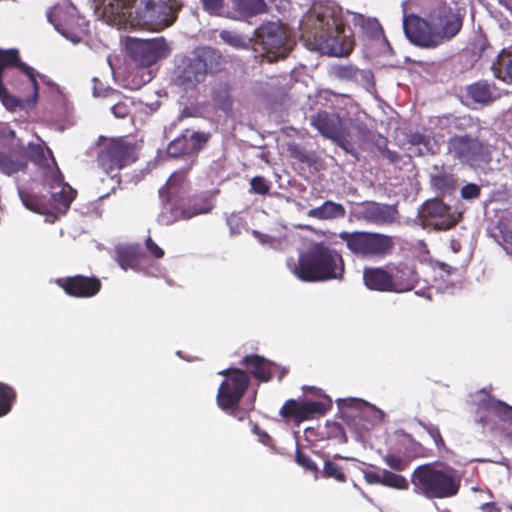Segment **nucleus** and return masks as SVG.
Returning a JSON list of instances; mask_svg holds the SVG:
<instances>
[{
  "label": "nucleus",
  "mask_w": 512,
  "mask_h": 512,
  "mask_svg": "<svg viewBox=\"0 0 512 512\" xmlns=\"http://www.w3.org/2000/svg\"><path fill=\"white\" fill-rule=\"evenodd\" d=\"M17 398L13 387L0 382V417L6 416L12 409Z\"/></svg>",
  "instance_id": "38"
},
{
  "label": "nucleus",
  "mask_w": 512,
  "mask_h": 512,
  "mask_svg": "<svg viewBox=\"0 0 512 512\" xmlns=\"http://www.w3.org/2000/svg\"><path fill=\"white\" fill-rule=\"evenodd\" d=\"M331 405L332 401L328 396H325V400L321 401L289 399L283 404L279 414L287 421L300 424L316 416L324 415L331 408Z\"/></svg>",
  "instance_id": "17"
},
{
  "label": "nucleus",
  "mask_w": 512,
  "mask_h": 512,
  "mask_svg": "<svg viewBox=\"0 0 512 512\" xmlns=\"http://www.w3.org/2000/svg\"><path fill=\"white\" fill-rule=\"evenodd\" d=\"M425 430L430 435V437L434 440V443L437 448H442L445 446L444 439L440 433V430L437 426L433 424L424 425Z\"/></svg>",
  "instance_id": "54"
},
{
  "label": "nucleus",
  "mask_w": 512,
  "mask_h": 512,
  "mask_svg": "<svg viewBox=\"0 0 512 512\" xmlns=\"http://www.w3.org/2000/svg\"><path fill=\"white\" fill-rule=\"evenodd\" d=\"M43 183L51 189L62 187L63 176L56 165L55 159L52 158V165L43 169Z\"/></svg>",
  "instance_id": "39"
},
{
  "label": "nucleus",
  "mask_w": 512,
  "mask_h": 512,
  "mask_svg": "<svg viewBox=\"0 0 512 512\" xmlns=\"http://www.w3.org/2000/svg\"><path fill=\"white\" fill-rule=\"evenodd\" d=\"M221 38L227 42L228 44L234 46V47H241L243 45V41L240 36L232 34L228 31H223L221 33Z\"/></svg>",
  "instance_id": "58"
},
{
  "label": "nucleus",
  "mask_w": 512,
  "mask_h": 512,
  "mask_svg": "<svg viewBox=\"0 0 512 512\" xmlns=\"http://www.w3.org/2000/svg\"><path fill=\"white\" fill-rule=\"evenodd\" d=\"M137 160L136 146L123 138L111 139L98 153V165L107 173L120 170Z\"/></svg>",
  "instance_id": "13"
},
{
  "label": "nucleus",
  "mask_w": 512,
  "mask_h": 512,
  "mask_svg": "<svg viewBox=\"0 0 512 512\" xmlns=\"http://www.w3.org/2000/svg\"><path fill=\"white\" fill-rule=\"evenodd\" d=\"M381 153L383 157L387 158L391 163H397L401 158L397 152L391 151L388 148L382 149Z\"/></svg>",
  "instance_id": "61"
},
{
  "label": "nucleus",
  "mask_w": 512,
  "mask_h": 512,
  "mask_svg": "<svg viewBox=\"0 0 512 512\" xmlns=\"http://www.w3.org/2000/svg\"><path fill=\"white\" fill-rule=\"evenodd\" d=\"M116 260L124 269H138L145 262L146 256L139 244L118 247Z\"/></svg>",
  "instance_id": "25"
},
{
  "label": "nucleus",
  "mask_w": 512,
  "mask_h": 512,
  "mask_svg": "<svg viewBox=\"0 0 512 512\" xmlns=\"http://www.w3.org/2000/svg\"><path fill=\"white\" fill-rule=\"evenodd\" d=\"M235 8L244 15L254 16L266 12L264 0H233Z\"/></svg>",
  "instance_id": "37"
},
{
  "label": "nucleus",
  "mask_w": 512,
  "mask_h": 512,
  "mask_svg": "<svg viewBox=\"0 0 512 512\" xmlns=\"http://www.w3.org/2000/svg\"><path fill=\"white\" fill-rule=\"evenodd\" d=\"M448 153L470 167H481L491 161L488 145L468 135L450 137L447 142Z\"/></svg>",
  "instance_id": "11"
},
{
  "label": "nucleus",
  "mask_w": 512,
  "mask_h": 512,
  "mask_svg": "<svg viewBox=\"0 0 512 512\" xmlns=\"http://www.w3.org/2000/svg\"><path fill=\"white\" fill-rule=\"evenodd\" d=\"M409 143L415 146H423L426 153L435 154L439 150V146L433 137L423 133H412L409 136Z\"/></svg>",
  "instance_id": "40"
},
{
  "label": "nucleus",
  "mask_w": 512,
  "mask_h": 512,
  "mask_svg": "<svg viewBox=\"0 0 512 512\" xmlns=\"http://www.w3.org/2000/svg\"><path fill=\"white\" fill-rule=\"evenodd\" d=\"M391 292L403 293L412 290L418 282L415 269L404 262L387 264Z\"/></svg>",
  "instance_id": "20"
},
{
  "label": "nucleus",
  "mask_w": 512,
  "mask_h": 512,
  "mask_svg": "<svg viewBox=\"0 0 512 512\" xmlns=\"http://www.w3.org/2000/svg\"><path fill=\"white\" fill-rule=\"evenodd\" d=\"M493 234L495 240L508 253L512 254V219L500 220Z\"/></svg>",
  "instance_id": "34"
},
{
  "label": "nucleus",
  "mask_w": 512,
  "mask_h": 512,
  "mask_svg": "<svg viewBox=\"0 0 512 512\" xmlns=\"http://www.w3.org/2000/svg\"><path fill=\"white\" fill-rule=\"evenodd\" d=\"M310 122L315 129L329 139L337 137V133L343 128L341 118L327 111H319L311 117Z\"/></svg>",
  "instance_id": "24"
},
{
  "label": "nucleus",
  "mask_w": 512,
  "mask_h": 512,
  "mask_svg": "<svg viewBox=\"0 0 512 512\" xmlns=\"http://www.w3.org/2000/svg\"><path fill=\"white\" fill-rule=\"evenodd\" d=\"M461 481L459 471L441 461L419 465L411 475L414 491L427 499L455 497L460 491Z\"/></svg>",
  "instance_id": "5"
},
{
  "label": "nucleus",
  "mask_w": 512,
  "mask_h": 512,
  "mask_svg": "<svg viewBox=\"0 0 512 512\" xmlns=\"http://www.w3.org/2000/svg\"><path fill=\"white\" fill-rule=\"evenodd\" d=\"M339 239L356 257L362 259H383L391 255L395 249L393 236L370 231H342Z\"/></svg>",
  "instance_id": "7"
},
{
  "label": "nucleus",
  "mask_w": 512,
  "mask_h": 512,
  "mask_svg": "<svg viewBox=\"0 0 512 512\" xmlns=\"http://www.w3.org/2000/svg\"><path fill=\"white\" fill-rule=\"evenodd\" d=\"M240 365L246 368V372L260 382H268L273 377L276 364L257 354H249L243 357Z\"/></svg>",
  "instance_id": "21"
},
{
  "label": "nucleus",
  "mask_w": 512,
  "mask_h": 512,
  "mask_svg": "<svg viewBox=\"0 0 512 512\" xmlns=\"http://www.w3.org/2000/svg\"><path fill=\"white\" fill-rule=\"evenodd\" d=\"M294 44L287 29L274 22L264 23L255 30V50L260 48L269 61L285 58Z\"/></svg>",
  "instance_id": "9"
},
{
  "label": "nucleus",
  "mask_w": 512,
  "mask_h": 512,
  "mask_svg": "<svg viewBox=\"0 0 512 512\" xmlns=\"http://www.w3.org/2000/svg\"><path fill=\"white\" fill-rule=\"evenodd\" d=\"M480 187L476 184L469 183L462 187L461 197L464 199H474L480 195Z\"/></svg>",
  "instance_id": "56"
},
{
  "label": "nucleus",
  "mask_w": 512,
  "mask_h": 512,
  "mask_svg": "<svg viewBox=\"0 0 512 512\" xmlns=\"http://www.w3.org/2000/svg\"><path fill=\"white\" fill-rule=\"evenodd\" d=\"M60 188V191L51 194V207L56 213L66 214L77 195V191L67 183Z\"/></svg>",
  "instance_id": "29"
},
{
  "label": "nucleus",
  "mask_w": 512,
  "mask_h": 512,
  "mask_svg": "<svg viewBox=\"0 0 512 512\" xmlns=\"http://www.w3.org/2000/svg\"><path fill=\"white\" fill-rule=\"evenodd\" d=\"M94 87H93V95L96 97H112L114 99L119 98L120 92L111 88L105 89L103 91H99L97 88V84H100V81L96 78L93 79Z\"/></svg>",
  "instance_id": "57"
},
{
  "label": "nucleus",
  "mask_w": 512,
  "mask_h": 512,
  "mask_svg": "<svg viewBox=\"0 0 512 512\" xmlns=\"http://www.w3.org/2000/svg\"><path fill=\"white\" fill-rule=\"evenodd\" d=\"M218 374L224 378L217 391V405L222 411L235 416L250 385V376L244 370L232 367L222 370Z\"/></svg>",
  "instance_id": "8"
},
{
  "label": "nucleus",
  "mask_w": 512,
  "mask_h": 512,
  "mask_svg": "<svg viewBox=\"0 0 512 512\" xmlns=\"http://www.w3.org/2000/svg\"><path fill=\"white\" fill-rule=\"evenodd\" d=\"M337 403L342 419L358 434L369 431L378 419V411L362 399H339Z\"/></svg>",
  "instance_id": "14"
},
{
  "label": "nucleus",
  "mask_w": 512,
  "mask_h": 512,
  "mask_svg": "<svg viewBox=\"0 0 512 512\" xmlns=\"http://www.w3.org/2000/svg\"><path fill=\"white\" fill-rule=\"evenodd\" d=\"M424 211L435 219L434 226L439 230H449L457 224V219L450 214V207L442 201L428 202Z\"/></svg>",
  "instance_id": "23"
},
{
  "label": "nucleus",
  "mask_w": 512,
  "mask_h": 512,
  "mask_svg": "<svg viewBox=\"0 0 512 512\" xmlns=\"http://www.w3.org/2000/svg\"><path fill=\"white\" fill-rule=\"evenodd\" d=\"M348 136H349L348 133H346L344 131V129L342 128L337 133V137L332 138L331 140H333L338 146H340L347 153H349L351 155H355V153H356L355 147H354L353 143L351 142V140L348 139Z\"/></svg>",
  "instance_id": "48"
},
{
  "label": "nucleus",
  "mask_w": 512,
  "mask_h": 512,
  "mask_svg": "<svg viewBox=\"0 0 512 512\" xmlns=\"http://www.w3.org/2000/svg\"><path fill=\"white\" fill-rule=\"evenodd\" d=\"M29 159L42 169L52 165V152L50 149L45 150L39 144L29 146Z\"/></svg>",
  "instance_id": "36"
},
{
  "label": "nucleus",
  "mask_w": 512,
  "mask_h": 512,
  "mask_svg": "<svg viewBox=\"0 0 512 512\" xmlns=\"http://www.w3.org/2000/svg\"><path fill=\"white\" fill-rule=\"evenodd\" d=\"M250 185L252 192L259 195H265L270 190L269 182L262 176L253 177L250 181Z\"/></svg>",
  "instance_id": "49"
},
{
  "label": "nucleus",
  "mask_w": 512,
  "mask_h": 512,
  "mask_svg": "<svg viewBox=\"0 0 512 512\" xmlns=\"http://www.w3.org/2000/svg\"><path fill=\"white\" fill-rule=\"evenodd\" d=\"M291 271L304 282L342 281L345 275V262L340 252L319 242L299 254L298 261Z\"/></svg>",
  "instance_id": "4"
},
{
  "label": "nucleus",
  "mask_w": 512,
  "mask_h": 512,
  "mask_svg": "<svg viewBox=\"0 0 512 512\" xmlns=\"http://www.w3.org/2000/svg\"><path fill=\"white\" fill-rule=\"evenodd\" d=\"M321 474L323 478H332L340 483H345L347 481V476L343 472L342 467L331 460H326L324 462Z\"/></svg>",
  "instance_id": "44"
},
{
  "label": "nucleus",
  "mask_w": 512,
  "mask_h": 512,
  "mask_svg": "<svg viewBox=\"0 0 512 512\" xmlns=\"http://www.w3.org/2000/svg\"><path fill=\"white\" fill-rule=\"evenodd\" d=\"M55 283L62 288L68 296L74 298L94 297L102 288V283L98 277L85 276L82 274L57 278Z\"/></svg>",
  "instance_id": "18"
},
{
  "label": "nucleus",
  "mask_w": 512,
  "mask_h": 512,
  "mask_svg": "<svg viewBox=\"0 0 512 512\" xmlns=\"http://www.w3.org/2000/svg\"><path fill=\"white\" fill-rule=\"evenodd\" d=\"M138 2H141V0H103L105 12L117 17L130 16L131 13L128 10Z\"/></svg>",
  "instance_id": "35"
},
{
  "label": "nucleus",
  "mask_w": 512,
  "mask_h": 512,
  "mask_svg": "<svg viewBox=\"0 0 512 512\" xmlns=\"http://www.w3.org/2000/svg\"><path fill=\"white\" fill-rule=\"evenodd\" d=\"M435 186L443 189H453L455 187V179L452 175H439L433 179Z\"/></svg>",
  "instance_id": "55"
},
{
  "label": "nucleus",
  "mask_w": 512,
  "mask_h": 512,
  "mask_svg": "<svg viewBox=\"0 0 512 512\" xmlns=\"http://www.w3.org/2000/svg\"><path fill=\"white\" fill-rule=\"evenodd\" d=\"M35 69L22 62L17 49H0V102L9 111L34 106L39 97Z\"/></svg>",
  "instance_id": "2"
},
{
  "label": "nucleus",
  "mask_w": 512,
  "mask_h": 512,
  "mask_svg": "<svg viewBox=\"0 0 512 512\" xmlns=\"http://www.w3.org/2000/svg\"><path fill=\"white\" fill-rule=\"evenodd\" d=\"M194 164L189 163L187 166L178 169L173 172L168 178L164 187L159 190L160 198L167 203L171 202L170 189L176 186H180L186 181L187 175Z\"/></svg>",
  "instance_id": "32"
},
{
  "label": "nucleus",
  "mask_w": 512,
  "mask_h": 512,
  "mask_svg": "<svg viewBox=\"0 0 512 512\" xmlns=\"http://www.w3.org/2000/svg\"><path fill=\"white\" fill-rule=\"evenodd\" d=\"M492 69L497 78L512 84V51L502 50L493 62Z\"/></svg>",
  "instance_id": "31"
},
{
  "label": "nucleus",
  "mask_w": 512,
  "mask_h": 512,
  "mask_svg": "<svg viewBox=\"0 0 512 512\" xmlns=\"http://www.w3.org/2000/svg\"><path fill=\"white\" fill-rule=\"evenodd\" d=\"M253 431H254V433H255L256 435H258V436H259V440H260V442H262V443H263V444H265V445H268V444H269V442L271 441V437H270V435H269L266 431L262 430V429H261L258 425H256V424H255V425H254V427H253Z\"/></svg>",
  "instance_id": "60"
},
{
  "label": "nucleus",
  "mask_w": 512,
  "mask_h": 512,
  "mask_svg": "<svg viewBox=\"0 0 512 512\" xmlns=\"http://www.w3.org/2000/svg\"><path fill=\"white\" fill-rule=\"evenodd\" d=\"M382 486L398 490H406L409 487L407 479L389 470H382Z\"/></svg>",
  "instance_id": "42"
},
{
  "label": "nucleus",
  "mask_w": 512,
  "mask_h": 512,
  "mask_svg": "<svg viewBox=\"0 0 512 512\" xmlns=\"http://www.w3.org/2000/svg\"><path fill=\"white\" fill-rule=\"evenodd\" d=\"M463 15L456 7L442 1L427 19L415 14L404 16L403 30L407 39L416 46L433 49L452 40L462 29Z\"/></svg>",
  "instance_id": "3"
},
{
  "label": "nucleus",
  "mask_w": 512,
  "mask_h": 512,
  "mask_svg": "<svg viewBox=\"0 0 512 512\" xmlns=\"http://www.w3.org/2000/svg\"><path fill=\"white\" fill-rule=\"evenodd\" d=\"M27 168V161L24 156L13 158L11 154L0 151V171L12 175Z\"/></svg>",
  "instance_id": "33"
},
{
  "label": "nucleus",
  "mask_w": 512,
  "mask_h": 512,
  "mask_svg": "<svg viewBox=\"0 0 512 512\" xmlns=\"http://www.w3.org/2000/svg\"><path fill=\"white\" fill-rule=\"evenodd\" d=\"M211 138L209 132L185 129L178 137L172 140L167 147V154L173 158L188 157L194 164L199 152L207 145Z\"/></svg>",
  "instance_id": "16"
},
{
  "label": "nucleus",
  "mask_w": 512,
  "mask_h": 512,
  "mask_svg": "<svg viewBox=\"0 0 512 512\" xmlns=\"http://www.w3.org/2000/svg\"><path fill=\"white\" fill-rule=\"evenodd\" d=\"M145 248L149 256L154 259H161L165 255L164 250L150 236L145 240Z\"/></svg>",
  "instance_id": "51"
},
{
  "label": "nucleus",
  "mask_w": 512,
  "mask_h": 512,
  "mask_svg": "<svg viewBox=\"0 0 512 512\" xmlns=\"http://www.w3.org/2000/svg\"><path fill=\"white\" fill-rule=\"evenodd\" d=\"M20 198L22 203L26 208H28L31 211L38 212L40 214H46L48 213L46 207L44 204H42L36 196L20 191L19 192Z\"/></svg>",
  "instance_id": "45"
},
{
  "label": "nucleus",
  "mask_w": 512,
  "mask_h": 512,
  "mask_svg": "<svg viewBox=\"0 0 512 512\" xmlns=\"http://www.w3.org/2000/svg\"><path fill=\"white\" fill-rule=\"evenodd\" d=\"M383 461L392 470L398 471V472L405 471L408 468L409 463H410V461L408 459L403 458L394 453H387L385 456H383Z\"/></svg>",
  "instance_id": "46"
},
{
  "label": "nucleus",
  "mask_w": 512,
  "mask_h": 512,
  "mask_svg": "<svg viewBox=\"0 0 512 512\" xmlns=\"http://www.w3.org/2000/svg\"><path fill=\"white\" fill-rule=\"evenodd\" d=\"M133 7H135L136 17L155 31L172 25L180 10L177 0H141Z\"/></svg>",
  "instance_id": "10"
},
{
  "label": "nucleus",
  "mask_w": 512,
  "mask_h": 512,
  "mask_svg": "<svg viewBox=\"0 0 512 512\" xmlns=\"http://www.w3.org/2000/svg\"><path fill=\"white\" fill-rule=\"evenodd\" d=\"M494 88L485 80H479L466 87V95L475 103L488 104L494 100Z\"/></svg>",
  "instance_id": "30"
},
{
  "label": "nucleus",
  "mask_w": 512,
  "mask_h": 512,
  "mask_svg": "<svg viewBox=\"0 0 512 512\" xmlns=\"http://www.w3.org/2000/svg\"><path fill=\"white\" fill-rule=\"evenodd\" d=\"M252 234L261 242V243H268L271 241V237L266 234H262L256 230L252 231Z\"/></svg>",
  "instance_id": "64"
},
{
  "label": "nucleus",
  "mask_w": 512,
  "mask_h": 512,
  "mask_svg": "<svg viewBox=\"0 0 512 512\" xmlns=\"http://www.w3.org/2000/svg\"><path fill=\"white\" fill-rule=\"evenodd\" d=\"M360 70L355 65H335L332 68V74L339 80L356 82Z\"/></svg>",
  "instance_id": "43"
},
{
  "label": "nucleus",
  "mask_w": 512,
  "mask_h": 512,
  "mask_svg": "<svg viewBox=\"0 0 512 512\" xmlns=\"http://www.w3.org/2000/svg\"><path fill=\"white\" fill-rule=\"evenodd\" d=\"M126 49L131 59L141 67H150L158 59L170 54V48L163 37L146 40L128 38Z\"/></svg>",
  "instance_id": "15"
},
{
  "label": "nucleus",
  "mask_w": 512,
  "mask_h": 512,
  "mask_svg": "<svg viewBox=\"0 0 512 512\" xmlns=\"http://www.w3.org/2000/svg\"><path fill=\"white\" fill-rule=\"evenodd\" d=\"M226 60L215 48L197 47L190 56H182L174 68V81L184 90L195 89L208 75H215L225 69Z\"/></svg>",
  "instance_id": "6"
},
{
  "label": "nucleus",
  "mask_w": 512,
  "mask_h": 512,
  "mask_svg": "<svg viewBox=\"0 0 512 512\" xmlns=\"http://www.w3.org/2000/svg\"><path fill=\"white\" fill-rule=\"evenodd\" d=\"M295 461L299 466L304 468L306 471L313 473L317 477L319 473L317 464L310 458L309 455L304 453L300 448L296 449Z\"/></svg>",
  "instance_id": "47"
},
{
  "label": "nucleus",
  "mask_w": 512,
  "mask_h": 512,
  "mask_svg": "<svg viewBox=\"0 0 512 512\" xmlns=\"http://www.w3.org/2000/svg\"><path fill=\"white\" fill-rule=\"evenodd\" d=\"M351 22L355 27H359L361 32L371 40H378L384 37V31L379 21L375 18L365 17L360 13H350Z\"/></svg>",
  "instance_id": "27"
},
{
  "label": "nucleus",
  "mask_w": 512,
  "mask_h": 512,
  "mask_svg": "<svg viewBox=\"0 0 512 512\" xmlns=\"http://www.w3.org/2000/svg\"><path fill=\"white\" fill-rule=\"evenodd\" d=\"M307 215L318 220H332L345 217L346 210L342 204L327 200L321 206L310 209Z\"/></svg>",
  "instance_id": "28"
},
{
  "label": "nucleus",
  "mask_w": 512,
  "mask_h": 512,
  "mask_svg": "<svg viewBox=\"0 0 512 512\" xmlns=\"http://www.w3.org/2000/svg\"><path fill=\"white\" fill-rule=\"evenodd\" d=\"M212 208L213 205L207 197L193 196L186 206H172L171 213L175 220H189L195 216L209 213Z\"/></svg>",
  "instance_id": "22"
},
{
  "label": "nucleus",
  "mask_w": 512,
  "mask_h": 512,
  "mask_svg": "<svg viewBox=\"0 0 512 512\" xmlns=\"http://www.w3.org/2000/svg\"><path fill=\"white\" fill-rule=\"evenodd\" d=\"M363 281L370 290L391 292V282L387 265L384 267H369L363 271Z\"/></svg>",
  "instance_id": "26"
},
{
  "label": "nucleus",
  "mask_w": 512,
  "mask_h": 512,
  "mask_svg": "<svg viewBox=\"0 0 512 512\" xmlns=\"http://www.w3.org/2000/svg\"><path fill=\"white\" fill-rule=\"evenodd\" d=\"M302 36L313 50L330 56H348L355 45L352 33H346L342 9L332 3L313 8Z\"/></svg>",
  "instance_id": "1"
},
{
  "label": "nucleus",
  "mask_w": 512,
  "mask_h": 512,
  "mask_svg": "<svg viewBox=\"0 0 512 512\" xmlns=\"http://www.w3.org/2000/svg\"><path fill=\"white\" fill-rule=\"evenodd\" d=\"M406 451L412 458L427 456V449L419 442L411 439L406 447Z\"/></svg>",
  "instance_id": "52"
},
{
  "label": "nucleus",
  "mask_w": 512,
  "mask_h": 512,
  "mask_svg": "<svg viewBox=\"0 0 512 512\" xmlns=\"http://www.w3.org/2000/svg\"><path fill=\"white\" fill-rule=\"evenodd\" d=\"M491 390L490 386L479 391L484 397L479 400L478 405L495 418L494 424L490 425L488 417H481L479 422L483 427L489 426L491 431L497 432L503 437L512 438V406L492 396Z\"/></svg>",
  "instance_id": "12"
},
{
  "label": "nucleus",
  "mask_w": 512,
  "mask_h": 512,
  "mask_svg": "<svg viewBox=\"0 0 512 512\" xmlns=\"http://www.w3.org/2000/svg\"><path fill=\"white\" fill-rule=\"evenodd\" d=\"M303 391L305 394H312L317 397L323 396L325 398L326 395H323L322 390L320 388L314 387V386H304Z\"/></svg>",
  "instance_id": "63"
},
{
  "label": "nucleus",
  "mask_w": 512,
  "mask_h": 512,
  "mask_svg": "<svg viewBox=\"0 0 512 512\" xmlns=\"http://www.w3.org/2000/svg\"><path fill=\"white\" fill-rule=\"evenodd\" d=\"M398 216L396 205L375 201H364L358 205V217L366 223L376 226L391 225L396 222Z\"/></svg>",
  "instance_id": "19"
},
{
  "label": "nucleus",
  "mask_w": 512,
  "mask_h": 512,
  "mask_svg": "<svg viewBox=\"0 0 512 512\" xmlns=\"http://www.w3.org/2000/svg\"><path fill=\"white\" fill-rule=\"evenodd\" d=\"M111 111L117 118H126L130 114V106L126 100H118L112 107Z\"/></svg>",
  "instance_id": "53"
},
{
  "label": "nucleus",
  "mask_w": 512,
  "mask_h": 512,
  "mask_svg": "<svg viewBox=\"0 0 512 512\" xmlns=\"http://www.w3.org/2000/svg\"><path fill=\"white\" fill-rule=\"evenodd\" d=\"M364 479L368 484L382 485V472L365 471Z\"/></svg>",
  "instance_id": "59"
},
{
  "label": "nucleus",
  "mask_w": 512,
  "mask_h": 512,
  "mask_svg": "<svg viewBox=\"0 0 512 512\" xmlns=\"http://www.w3.org/2000/svg\"><path fill=\"white\" fill-rule=\"evenodd\" d=\"M322 434L325 438L335 440L339 444H344L348 441L344 428L335 421H327Z\"/></svg>",
  "instance_id": "41"
},
{
  "label": "nucleus",
  "mask_w": 512,
  "mask_h": 512,
  "mask_svg": "<svg viewBox=\"0 0 512 512\" xmlns=\"http://www.w3.org/2000/svg\"><path fill=\"white\" fill-rule=\"evenodd\" d=\"M482 512H500V508L495 502H486L480 506Z\"/></svg>",
  "instance_id": "62"
},
{
  "label": "nucleus",
  "mask_w": 512,
  "mask_h": 512,
  "mask_svg": "<svg viewBox=\"0 0 512 512\" xmlns=\"http://www.w3.org/2000/svg\"><path fill=\"white\" fill-rule=\"evenodd\" d=\"M203 9L210 14L221 15L225 8V0H201Z\"/></svg>",
  "instance_id": "50"
}]
</instances>
